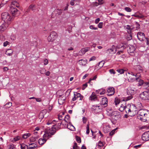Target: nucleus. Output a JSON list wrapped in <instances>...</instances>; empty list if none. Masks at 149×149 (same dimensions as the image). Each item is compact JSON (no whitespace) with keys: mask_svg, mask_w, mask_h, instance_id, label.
<instances>
[{"mask_svg":"<svg viewBox=\"0 0 149 149\" xmlns=\"http://www.w3.org/2000/svg\"><path fill=\"white\" fill-rule=\"evenodd\" d=\"M137 118L143 122L149 121V112L147 110L143 109L139 110Z\"/></svg>","mask_w":149,"mask_h":149,"instance_id":"obj_1","label":"nucleus"},{"mask_svg":"<svg viewBox=\"0 0 149 149\" xmlns=\"http://www.w3.org/2000/svg\"><path fill=\"white\" fill-rule=\"evenodd\" d=\"M1 18L4 22L7 24H10L12 21L14 19L13 17H12L7 12L3 13L1 14Z\"/></svg>","mask_w":149,"mask_h":149,"instance_id":"obj_2","label":"nucleus"},{"mask_svg":"<svg viewBox=\"0 0 149 149\" xmlns=\"http://www.w3.org/2000/svg\"><path fill=\"white\" fill-rule=\"evenodd\" d=\"M135 93V91L133 88L130 87H128L127 91V94L129 96L124 98L122 100L123 101H127L131 99L132 97V95H133Z\"/></svg>","mask_w":149,"mask_h":149,"instance_id":"obj_3","label":"nucleus"},{"mask_svg":"<svg viewBox=\"0 0 149 149\" xmlns=\"http://www.w3.org/2000/svg\"><path fill=\"white\" fill-rule=\"evenodd\" d=\"M52 127L51 128H48L45 130V134H44V137H51L52 136L54 135L56 132L55 130L53 129Z\"/></svg>","mask_w":149,"mask_h":149,"instance_id":"obj_4","label":"nucleus"},{"mask_svg":"<svg viewBox=\"0 0 149 149\" xmlns=\"http://www.w3.org/2000/svg\"><path fill=\"white\" fill-rule=\"evenodd\" d=\"M126 75L128 78V80L129 81L133 82L135 81L134 74L132 72H127L126 74Z\"/></svg>","mask_w":149,"mask_h":149,"instance_id":"obj_5","label":"nucleus"},{"mask_svg":"<svg viewBox=\"0 0 149 149\" xmlns=\"http://www.w3.org/2000/svg\"><path fill=\"white\" fill-rule=\"evenodd\" d=\"M139 97L141 99L143 100H149V92H143L140 94Z\"/></svg>","mask_w":149,"mask_h":149,"instance_id":"obj_6","label":"nucleus"},{"mask_svg":"<svg viewBox=\"0 0 149 149\" xmlns=\"http://www.w3.org/2000/svg\"><path fill=\"white\" fill-rule=\"evenodd\" d=\"M111 116L112 118L114 119L116 121L120 119L121 117L120 113L116 111L113 112L111 113Z\"/></svg>","mask_w":149,"mask_h":149,"instance_id":"obj_7","label":"nucleus"},{"mask_svg":"<svg viewBox=\"0 0 149 149\" xmlns=\"http://www.w3.org/2000/svg\"><path fill=\"white\" fill-rule=\"evenodd\" d=\"M10 11L12 15L11 17H13L14 18V16L17 15H18L19 13V11L16 8H14L12 6L10 7Z\"/></svg>","mask_w":149,"mask_h":149,"instance_id":"obj_8","label":"nucleus"},{"mask_svg":"<svg viewBox=\"0 0 149 149\" xmlns=\"http://www.w3.org/2000/svg\"><path fill=\"white\" fill-rule=\"evenodd\" d=\"M56 33L55 32L52 31L50 33L47 37V40L49 42H52L56 38Z\"/></svg>","mask_w":149,"mask_h":149,"instance_id":"obj_9","label":"nucleus"},{"mask_svg":"<svg viewBox=\"0 0 149 149\" xmlns=\"http://www.w3.org/2000/svg\"><path fill=\"white\" fill-rule=\"evenodd\" d=\"M130 109H130V115L132 113L133 114H134L137 113V109L135 105L132 104H130ZM132 115L133 116V114H132Z\"/></svg>","mask_w":149,"mask_h":149,"instance_id":"obj_10","label":"nucleus"},{"mask_svg":"<svg viewBox=\"0 0 149 149\" xmlns=\"http://www.w3.org/2000/svg\"><path fill=\"white\" fill-rule=\"evenodd\" d=\"M107 90L108 93L107 95L109 96L113 95L115 92V89L113 87H109L107 88Z\"/></svg>","mask_w":149,"mask_h":149,"instance_id":"obj_11","label":"nucleus"},{"mask_svg":"<svg viewBox=\"0 0 149 149\" xmlns=\"http://www.w3.org/2000/svg\"><path fill=\"white\" fill-rule=\"evenodd\" d=\"M108 100L106 97H103L101 99L100 104L101 105L104 107H107V105Z\"/></svg>","mask_w":149,"mask_h":149,"instance_id":"obj_12","label":"nucleus"},{"mask_svg":"<svg viewBox=\"0 0 149 149\" xmlns=\"http://www.w3.org/2000/svg\"><path fill=\"white\" fill-rule=\"evenodd\" d=\"M138 39L140 41H142L145 38L144 34L141 32H139L137 34Z\"/></svg>","mask_w":149,"mask_h":149,"instance_id":"obj_13","label":"nucleus"},{"mask_svg":"<svg viewBox=\"0 0 149 149\" xmlns=\"http://www.w3.org/2000/svg\"><path fill=\"white\" fill-rule=\"evenodd\" d=\"M148 132H144L142 135V139L144 141H147L149 140V133Z\"/></svg>","mask_w":149,"mask_h":149,"instance_id":"obj_14","label":"nucleus"},{"mask_svg":"<svg viewBox=\"0 0 149 149\" xmlns=\"http://www.w3.org/2000/svg\"><path fill=\"white\" fill-rule=\"evenodd\" d=\"M47 111L46 109H43L40 112L39 115V119L42 120L44 117L45 115L46 114Z\"/></svg>","mask_w":149,"mask_h":149,"instance_id":"obj_15","label":"nucleus"},{"mask_svg":"<svg viewBox=\"0 0 149 149\" xmlns=\"http://www.w3.org/2000/svg\"><path fill=\"white\" fill-rule=\"evenodd\" d=\"M9 24L5 22L3 23L0 26V32H2L6 30Z\"/></svg>","mask_w":149,"mask_h":149,"instance_id":"obj_16","label":"nucleus"},{"mask_svg":"<svg viewBox=\"0 0 149 149\" xmlns=\"http://www.w3.org/2000/svg\"><path fill=\"white\" fill-rule=\"evenodd\" d=\"M49 139V137H44V135H43V138L40 139L38 141V143L40 145H42L45 143L47 140Z\"/></svg>","mask_w":149,"mask_h":149,"instance_id":"obj_17","label":"nucleus"},{"mask_svg":"<svg viewBox=\"0 0 149 149\" xmlns=\"http://www.w3.org/2000/svg\"><path fill=\"white\" fill-rule=\"evenodd\" d=\"M115 48V46L114 45H113L112 47L108 49L106 51V53L111 54H113L114 53H116V50H115V52H114V50Z\"/></svg>","mask_w":149,"mask_h":149,"instance_id":"obj_18","label":"nucleus"},{"mask_svg":"<svg viewBox=\"0 0 149 149\" xmlns=\"http://www.w3.org/2000/svg\"><path fill=\"white\" fill-rule=\"evenodd\" d=\"M125 29L127 31V32L128 34H130L131 33L133 29V27L132 26H130L129 25H127L126 26H125Z\"/></svg>","mask_w":149,"mask_h":149,"instance_id":"obj_19","label":"nucleus"},{"mask_svg":"<svg viewBox=\"0 0 149 149\" xmlns=\"http://www.w3.org/2000/svg\"><path fill=\"white\" fill-rule=\"evenodd\" d=\"M79 64L81 66H85L87 63L86 60L81 59L78 61Z\"/></svg>","mask_w":149,"mask_h":149,"instance_id":"obj_20","label":"nucleus"},{"mask_svg":"<svg viewBox=\"0 0 149 149\" xmlns=\"http://www.w3.org/2000/svg\"><path fill=\"white\" fill-rule=\"evenodd\" d=\"M92 109L93 110L96 111L97 112H99L100 110H101V108L100 106H98V105H94L92 106Z\"/></svg>","mask_w":149,"mask_h":149,"instance_id":"obj_21","label":"nucleus"},{"mask_svg":"<svg viewBox=\"0 0 149 149\" xmlns=\"http://www.w3.org/2000/svg\"><path fill=\"white\" fill-rule=\"evenodd\" d=\"M74 97L72 99V100L73 101L76 100L77 98L80 97L81 94L80 93H77V92H74Z\"/></svg>","mask_w":149,"mask_h":149,"instance_id":"obj_22","label":"nucleus"},{"mask_svg":"<svg viewBox=\"0 0 149 149\" xmlns=\"http://www.w3.org/2000/svg\"><path fill=\"white\" fill-rule=\"evenodd\" d=\"M67 127L68 129L74 131L75 130V127L70 122H69V123L67 124Z\"/></svg>","mask_w":149,"mask_h":149,"instance_id":"obj_23","label":"nucleus"},{"mask_svg":"<svg viewBox=\"0 0 149 149\" xmlns=\"http://www.w3.org/2000/svg\"><path fill=\"white\" fill-rule=\"evenodd\" d=\"M135 49V47L131 45L129 47L128 51L129 53L133 54L134 53Z\"/></svg>","mask_w":149,"mask_h":149,"instance_id":"obj_24","label":"nucleus"},{"mask_svg":"<svg viewBox=\"0 0 149 149\" xmlns=\"http://www.w3.org/2000/svg\"><path fill=\"white\" fill-rule=\"evenodd\" d=\"M130 109V104H128L127 105L125 106L124 110L126 113L129 114L130 116H132V115H130V109Z\"/></svg>","mask_w":149,"mask_h":149,"instance_id":"obj_25","label":"nucleus"},{"mask_svg":"<svg viewBox=\"0 0 149 149\" xmlns=\"http://www.w3.org/2000/svg\"><path fill=\"white\" fill-rule=\"evenodd\" d=\"M104 63V61H101L97 65H96V67L98 68V69H99L103 67Z\"/></svg>","mask_w":149,"mask_h":149,"instance_id":"obj_26","label":"nucleus"},{"mask_svg":"<svg viewBox=\"0 0 149 149\" xmlns=\"http://www.w3.org/2000/svg\"><path fill=\"white\" fill-rule=\"evenodd\" d=\"M89 99L91 100L95 101L97 100V97L93 93L89 97Z\"/></svg>","mask_w":149,"mask_h":149,"instance_id":"obj_27","label":"nucleus"},{"mask_svg":"<svg viewBox=\"0 0 149 149\" xmlns=\"http://www.w3.org/2000/svg\"><path fill=\"white\" fill-rule=\"evenodd\" d=\"M13 52V50L11 49H7L6 52L5 54L9 56H11Z\"/></svg>","mask_w":149,"mask_h":149,"instance_id":"obj_28","label":"nucleus"},{"mask_svg":"<svg viewBox=\"0 0 149 149\" xmlns=\"http://www.w3.org/2000/svg\"><path fill=\"white\" fill-rule=\"evenodd\" d=\"M14 6L17 8H18L19 6V4L18 2L16 1H13L11 2V6Z\"/></svg>","mask_w":149,"mask_h":149,"instance_id":"obj_29","label":"nucleus"},{"mask_svg":"<svg viewBox=\"0 0 149 149\" xmlns=\"http://www.w3.org/2000/svg\"><path fill=\"white\" fill-rule=\"evenodd\" d=\"M36 8V6L35 5L31 4L30 5L29 7V9L33 11L35 10Z\"/></svg>","mask_w":149,"mask_h":149,"instance_id":"obj_30","label":"nucleus"},{"mask_svg":"<svg viewBox=\"0 0 149 149\" xmlns=\"http://www.w3.org/2000/svg\"><path fill=\"white\" fill-rule=\"evenodd\" d=\"M20 147L21 149H28V146L24 143L20 144Z\"/></svg>","mask_w":149,"mask_h":149,"instance_id":"obj_31","label":"nucleus"},{"mask_svg":"<svg viewBox=\"0 0 149 149\" xmlns=\"http://www.w3.org/2000/svg\"><path fill=\"white\" fill-rule=\"evenodd\" d=\"M31 135L30 133H26L23 134L22 136V138L23 139H25L29 137Z\"/></svg>","mask_w":149,"mask_h":149,"instance_id":"obj_32","label":"nucleus"},{"mask_svg":"<svg viewBox=\"0 0 149 149\" xmlns=\"http://www.w3.org/2000/svg\"><path fill=\"white\" fill-rule=\"evenodd\" d=\"M135 79H135V81H138L139 79H139V77H141V75L139 73H137V74H135Z\"/></svg>","mask_w":149,"mask_h":149,"instance_id":"obj_33","label":"nucleus"},{"mask_svg":"<svg viewBox=\"0 0 149 149\" xmlns=\"http://www.w3.org/2000/svg\"><path fill=\"white\" fill-rule=\"evenodd\" d=\"M132 16H134L135 17H137L139 19H141L144 17V16L143 15L140 14V15H139L137 14H135L132 15Z\"/></svg>","mask_w":149,"mask_h":149,"instance_id":"obj_34","label":"nucleus"},{"mask_svg":"<svg viewBox=\"0 0 149 149\" xmlns=\"http://www.w3.org/2000/svg\"><path fill=\"white\" fill-rule=\"evenodd\" d=\"M120 102V101L118 98L116 97L115 99L114 103L116 105H117L119 104Z\"/></svg>","mask_w":149,"mask_h":149,"instance_id":"obj_35","label":"nucleus"},{"mask_svg":"<svg viewBox=\"0 0 149 149\" xmlns=\"http://www.w3.org/2000/svg\"><path fill=\"white\" fill-rule=\"evenodd\" d=\"M123 104H121V105L120 106V107L119 108V110L120 111H123V110H124V109H125V105Z\"/></svg>","mask_w":149,"mask_h":149,"instance_id":"obj_36","label":"nucleus"},{"mask_svg":"<svg viewBox=\"0 0 149 149\" xmlns=\"http://www.w3.org/2000/svg\"><path fill=\"white\" fill-rule=\"evenodd\" d=\"M136 81L139 82V83L138 84V86H140L141 85H142L143 83L144 82L143 81V80L140 79H139L138 80Z\"/></svg>","mask_w":149,"mask_h":149,"instance_id":"obj_37","label":"nucleus"},{"mask_svg":"<svg viewBox=\"0 0 149 149\" xmlns=\"http://www.w3.org/2000/svg\"><path fill=\"white\" fill-rule=\"evenodd\" d=\"M128 34L126 37V39L127 40H130L132 39V36L131 33Z\"/></svg>","mask_w":149,"mask_h":149,"instance_id":"obj_38","label":"nucleus"},{"mask_svg":"<svg viewBox=\"0 0 149 149\" xmlns=\"http://www.w3.org/2000/svg\"><path fill=\"white\" fill-rule=\"evenodd\" d=\"M20 139V136H17L13 138V141H14L15 142L18 141Z\"/></svg>","mask_w":149,"mask_h":149,"instance_id":"obj_39","label":"nucleus"},{"mask_svg":"<svg viewBox=\"0 0 149 149\" xmlns=\"http://www.w3.org/2000/svg\"><path fill=\"white\" fill-rule=\"evenodd\" d=\"M70 116L68 115H67L65 116V119L64 120L65 122L68 123L67 121H68L70 119Z\"/></svg>","mask_w":149,"mask_h":149,"instance_id":"obj_40","label":"nucleus"},{"mask_svg":"<svg viewBox=\"0 0 149 149\" xmlns=\"http://www.w3.org/2000/svg\"><path fill=\"white\" fill-rule=\"evenodd\" d=\"M84 51L82 49L80 50L78 53V55L80 56H82L85 54Z\"/></svg>","mask_w":149,"mask_h":149,"instance_id":"obj_41","label":"nucleus"},{"mask_svg":"<svg viewBox=\"0 0 149 149\" xmlns=\"http://www.w3.org/2000/svg\"><path fill=\"white\" fill-rule=\"evenodd\" d=\"M143 86L145 87V88H147L149 86V83L147 82H143V84L142 85Z\"/></svg>","mask_w":149,"mask_h":149,"instance_id":"obj_42","label":"nucleus"},{"mask_svg":"<svg viewBox=\"0 0 149 149\" xmlns=\"http://www.w3.org/2000/svg\"><path fill=\"white\" fill-rule=\"evenodd\" d=\"M116 71L118 73L120 74H123L125 70L122 69H118L116 70Z\"/></svg>","mask_w":149,"mask_h":149,"instance_id":"obj_43","label":"nucleus"},{"mask_svg":"<svg viewBox=\"0 0 149 149\" xmlns=\"http://www.w3.org/2000/svg\"><path fill=\"white\" fill-rule=\"evenodd\" d=\"M73 148V149H79V147L77 146V143L75 142L74 143Z\"/></svg>","mask_w":149,"mask_h":149,"instance_id":"obj_44","label":"nucleus"},{"mask_svg":"<svg viewBox=\"0 0 149 149\" xmlns=\"http://www.w3.org/2000/svg\"><path fill=\"white\" fill-rule=\"evenodd\" d=\"M109 127L108 126H106L104 128V131L105 133L109 132Z\"/></svg>","mask_w":149,"mask_h":149,"instance_id":"obj_45","label":"nucleus"},{"mask_svg":"<svg viewBox=\"0 0 149 149\" xmlns=\"http://www.w3.org/2000/svg\"><path fill=\"white\" fill-rule=\"evenodd\" d=\"M75 137L77 141L79 143H80L81 142L80 138L77 136H76Z\"/></svg>","mask_w":149,"mask_h":149,"instance_id":"obj_46","label":"nucleus"},{"mask_svg":"<svg viewBox=\"0 0 149 149\" xmlns=\"http://www.w3.org/2000/svg\"><path fill=\"white\" fill-rule=\"evenodd\" d=\"M136 69L139 70V72L140 73L142 72V70L141 69V67L139 65H137L136 66Z\"/></svg>","mask_w":149,"mask_h":149,"instance_id":"obj_47","label":"nucleus"},{"mask_svg":"<svg viewBox=\"0 0 149 149\" xmlns=\"http://www.w3.org/2000/svg\"><path fill=\"white\" fill-rule=\"evenodd\" d=\"M99 5L100 4L97 2H93L92 3V5L93 7L97 6Z\"/></svg>","mask_w":149,"mask_h":149,"instance_id":"obj_48","label":"nucleus"},{"mask_svg":"<svg viewBox=\"0 0 149 149\" xmlns=\"http://www.w3.org/2000/svg\"><path fill=\"white\" fill-rule=\"evenodd\" d=\"M86 133L87 134H89L90 132L89 130V124H88L87 125V126H86Z\"/></svg>","mask_w":149,"mask_h":149,"instance_id":"obj_49","label":"nucleus"},{"mask_svg":"<svg viewBox=\"0 0 149 149\" xmlns=\"http://www.w3.org/2000/svg\"><path fill=\"white\" fill-rule=\"evenodd\" d=\"M125 10L127 12H130L132 11V10L131 8L128 7H125Z\"/></svg>","mask_w":149,"mask_h":149,"instance_id":"obj_50","label":"nucleus"},{"mask_svg":"<svg viewBox=\"0 0 149 149\" xmlns=\"http://www.w3.org/2000/svg\"><path fill=\"white\" fill-rule=\"evenodd\" d=\"M96 78H97V76L96 75L93 78H91L89 80L88 82V83H90L91 81L92 80H95L96 79Z\"/></svg>","mask_w":149,"mask_h":149,"instance_id":"obj_51","label":"nucleus"},{"mask_svg":"<svg viewBox=\"0 0 149 149\" xmlns=\"http://www.w3.org/2000/svg\"><path fill=\"white\" fill-rule=\"evenodd\" d=\"M14 148H15V146L13 144H10L8 146L9 149H13Z\"/></svg>","mask_w":149,"mask_h":149,"instance_id":"obj_52","label":"nucleus"},{"mask_svg":"<svg viewBox=\"0 0 149 149\" xmlns=\"http://www.w3.org/2000/svg\"><path fill=\"white\" fill-rule=\"evenodd\" d=\"M38 138V137L37 136L32 137L31 138V140L32 141H36V139H37Z\"/></svg>","mask_w":149,"mask_h":149,"instance_id":"obj_53","label":"nucleus"},{"mask_svg":"<svg viewBox=\"0 0 149 149\" xmlns=\"http://www.w3.org/2000/svg\"><path fill=\"white\" fill-rule=\"evenodd\" d=\"M48 60L46 58H45L44 60V64L46 65L48 63Z\"/></svg>","mask_w":149,"mask_h":149,"instance_id":"obj_54","label":"nucleus"},{"mask_svg":"<svg viewBox=\"0 0 149 149\" xmlns=\"http://www.w3.org/2000/svg\"><path fill=\"white\" fill-rule=\"evenodd\" d=\"M99 91H101L100 93V95L104 94L105 93V90L104 89H100Z\"/></svg>","mask_w":149,"mask_h":149,"instance_id":"obj_55","label":"nucleus"},{"mask_svg":"<svg viewBox=\"0 0 149 149\" xmlns=\"http://www.w3.org/2000/svg\"><path fill=\"white\" fill-rule=\"evenodd\" d=\"M87 86V83H85L83 84L82 85V89L83 90H84L85 89L86 87Z\"/></svg>","mask_w":149,"mask_h":149,"instance_id":"obj_56","label":"nucleus"},{"mask_svg":"<svg viewBox=\"0 0 149 149\" xmlns=\"http://www.w3.org/2000/svg\"><path fill=\"white\" fill-rule=\"evenodd\" d=\"M135 24L136 25V29H139L140 28V26L139 24L137 22H136Z\"/></svg>","mask_w":149,"mask_h":149,"instance_id":"obj_57","label":"nucleus"},{"mask_svg":"<svg viewBox=\"0 0 149 149\" xmlns=\"http://www.w3.org/2000/svg\"><path fill=\"white\" fill-rule=\"evenodd\" d=\"M116 130V129H115L111 131L109 133L110 135L112 136L114 134Z\"/></svg>","mask_w":149,"mask_h":149,"instance_id":"obj_58","label":"nucleus"},{"mask_svg":"<svg viewBox=\"0 0 149 149\" xmlns=\"http://www.w3.org/2000/svg\"><path fill=\"white\" fill-rule=\"evenodd\" d=\"M89 28L90 29H93L95 30H96L97 29V27H94L93 25H90L89 26Z\"/></svg>","mask_w":149,"mask_h":149,"instance_id":"obj_59","label":"nucleus"},{"mask_svg":"<svg viewBox=\"0 0 149 149\" xmlns=\"http://www.w3.org/2000/svg\"><path fill=\"white\" fill-rule=\"evenodd\" d=\"M109 72L111 74H114L116 73L115 72L113 69L109 70Z\"/></svg>","mask_w":149,"mask_h":149,"instance_id":"obj_60","label":"nucleus"},{"mask_svg":"<svg viewBox=\"0 0 149 149\" xmlns=\"http://www.w3.org/2000/svg\"><path fill=\"white\" fill-rule=\"evenodd\" d=\"M30 144L32 145L31 147H33V148L34 149H35V148H36V147L37 146V145L36 144L34 143H31Z\"/></svg>","mask_w":149,"mask_h":149,"instance_id":"obj_61","label":"nucleus"},{"mask_svg":"<svg viewBox=\"0 0 149 149\" xmlns=\"http://www.w3.org/2000/svg\"><path fill=\"white\" fill-rule=\"evenodd\" d=\"M37 13L39 15H41L42 14V11L41 9L38 10Z\"/></svg>","mask_w":149,"mask_h":149,"instance_id":"obj_62","label":"nucleus"},{"mask_svg":"<svg viewBox=\"0 0 149 149\" xmlns=\"http://www.w3.org/2000/svg\"><path fill=\"white\" fill-rule=\"evenodd\" d=\"M104 145L103 143L101 141H99L98 142V146H99L101 147L103 146Z\"/></svg>","mask_w":149,"mask_h":149,"instance_id":"obj_63","label":"nucleus"},{"mask_svg":"<svg viewBox=\"0 0 149 149\" xmlns=\"http://www.w3.org/2000/svg\"><path fill=\"white\" fill-rule=\"evenodd\" d=\"M102 25L103 23L102 22H100L98 25V26L100 28H102Z\"/></svg>","mask_w":149,"mask_h":149,"instance_id":"obj_64","label":"nucleus"}]
</instances>
